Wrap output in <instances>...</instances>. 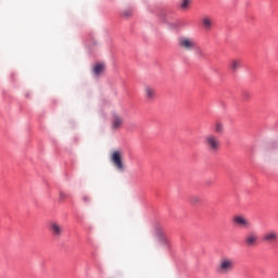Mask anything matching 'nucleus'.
Returning a JSON list of instances; mask_svg holds the SVG:
<instances>
[{
	"instance_id": "21",
	"label": "nucleus",
	"mask_w": 278,
	"mask_h": 278,
	"mask_svg": "<svg viewBox=\"0 0 278 278\" xmlns=\"http://www.w3.org/2000/svg\"><path fill=\"white\" fill-rule=\"evenodd\" d=\"M195 55H197V58H199V59H202V58L205 56L204 52H203L202 50H200V49L195 52Z\"/></svg>"
},
{
	"instance_id": "6",
	"label": "nucleus",
	"mask_w": 278,
	"mask_h": 278,
	"mask_svg": "<svg viewBox=\"0 0 278 278\" xmlns=\"http://www.w3.org/2000/svg\"><path fill=\"white\" fill-rule=\"evenodd\" d=\"M125 119L124 117L116 112L111 114V130L117 131L121 130L124 126Z\"/></svg>"
},
{
	"instance_id": "8",
	"label": "nucleus",
	"mask_w": 278,
	"mask_h": 278,
	"mask_svg": "<svg viewBox=\"0 0 278 278\" xmlns=\"http://www.w3.org/2000/svg\"><path fill=\"white\" fill-rule=\"evenodd\" d=\"M111 162L113 165L119 170L123 172L125 169L123 160H122V152L121 151H113L111 154Z\"/></svg>"
},
{
	"instance_id": "19",
	"label": "nucleus",
	"mask_w": 278,
	"mask_h": 278,
	"mask_svg": "<svg viewBox=\"0 0 278 278\" xmlns=\"http://www.w3.org/2000/svg\"><path fill=\"white\" fill-rule=\"evenodd\" d=\"M168 238L165 236L159 237V244H168Z\"/></svg>"
},
{
	"instance_id": "5",
	"label": "nucleus",
	"mask_w": 278,
	"mask_h": 278,
	"mask_svg": "<svg viewBox=\"0 0 278 278\" xmlns=\"http://www.w3.org/2000/svg\"><path fill=\"white\" fill-rule=\"evenodd\" d=\"M243 242L245 247H248L249 249L257 247L260 242V236L255 230H250L249 232L245 233Z\"/></svg>"
},
{
	"instance_id": "4",
	"label": "nucleus",
	"mask_w": 278,
	"mask_h": 278,
	"mask_svg": "<svg viewBox=\"0 0 278 278\" xmlns=\"http://www.w3.org/2000/svg\"><path fill=\"white\" fill-rule=\"evenodd\" d=\"M178 47L182 51H193L197 49V42L194 38H191L189 36H181L177 40Z\"/></svg>"
},
{
	"instance_id": "22",
	"label": "nucleus",
	"mask_w": 278,
	"mask_h": 278,
	"mask_svg": "<svg viewBox=\"0 0 278 278\" xmlns=\"http://www.w3.org/2000/svg\"><path fill=\"white\" fill-rule=\"evenodd\" d=\"M59 198L61 199V201L65 200L67 198V194L63 191L59 192Z\"/></svg>"
},
{
	"instance_id": "18",
	"label": "nucleus",
	"mask_w": 278,
	"mask_h": 278,
	"mask_svg": "<svg viewBox=\"0 0 278 278\" xmlns=\"http://www.w3.org/2000/svg\"><path fill=\"white\" fill-rule=\"evenodd\" d=\"M190 3H191V0H182V2H181V4H180V8H181L182 10H186V9H188V7L190 5Z\"/></svg>"
},
{
	"instance_id": "10",
	"label": "nucleus",
	"mask_w": 278,
	"mask_h": 278,
	"mask_svg": "<svg viewBox=\"0 0 278 278\" xmlns=\"http://www.w3.org/2000/svg\"><path fill=\"white\" fill-rule=\"evenodd\" d=\"M143 96L149 102H153L157 97L155 88L150 85L143 87Z\"/></svg>"
},
{
	"instance_id": "9",
	"label": "nucleus",
	"mask_w": 278,
	"mask_h": 278,
	"mask_svg": "<svg viewBox=\"0 0 278 278\" xmlns=\"http://www.w3.org/2000/svg\"><path fill=\"white\" fill-rule=\"evenodd\" d=\"M159 17L166 24H168L169 28L175 29L179 26V22H170L172 17L169 16V13L167 11H161L159 13Z\"/></svg>"
},
{
	"instance_id": "2",
	"label": "nucleus",
	"mask_w": 278,
	"mask_h": 278,
	"mask_svg": "<svg viewBox=\"0 0 278 278\" xmlns=\"http://www.w3.org/2000/svg\"><path fill=\"white\" fill-rule=\"evenodd\" d=\"M203 143L211 153H216L222 148L220 138L214 134H208L204 137Z\"/></svg>"
},
{
	"instance_id": "20",
	"label": "nucleus",
	"mask_w": 278,
	"mask_h": 278,
	"mask_svg": "<svg viewBox=\"0 0 278 278\" xmlns=\"http://www.w3.org/2000/svg\"><path fill=\"white\" fill-rule=\"evenodd\" d=\"M132 15V10L131 9H127L125 11H123V16L128 18Z\"/></svg>"
},
{
	"instance_id": "15",
	"label": "nucleus",
	"mask_w": 278,
	"mask_h": 278,
	"mask_svg": "<svg viewBox=\"0 0 278 278\" xmlns=\"http://www.w3.org/2000/svg\"><path fill=\"white\" fill-rule=\"evenodd\" d=\"M93 74L96 75V76H100L102 73H103V71H104V65L103 64H96L94 66H93Z\"/></svg>"
},
{
	"instance_id": "3",
	"label": "nucleus",
	"mask_w": 278,
	"mask_h": 278,
	"mask_svg": "<svg viewBox=\"0 0 278 278\" xmlns=\"http://www.w3.org/2000/svg\"><path fill=\"white\" fill-rule=\"evenodd\" d=\"M231 223L233 227H238L239 229H251L252 227L251 220L243 214L233 215Z\"/></svg>"
},
{
	"instance_id": "1",
	"label": "nucleus",
	"mask_w": 278,
	"mask_h": 278,
	"mask_svg": "<svg viewBox=\"0 0 278 278\" xmlns=\"http://www.w3.org/2000/svg\"><path fill=\"white\" fill-rule=\"evenodd\" d=\"M236 268V261L231 257L224 256L218 261L216 273L218 275H229Z\"/></svg>"
},
{
	"instance_id": "7",
	"label": "nucleus",
	"mask_w": 278,
	"mask_h": 278,
	"mask_svg": "<svg viewBox=\"0 0 278 278\" xmlns=\"http://www.w3.org/2000/svg\"><path fill=\"white\" fill-rule=\"evenodd\" d=\"M263 242L265 244H278V231L277 230H267L262 236Z\"/></svg>"
},
{
	"instance_id": "12",
	"label": "nucleus",
	"mask_w": 278,
	"mask_h": 278,
	"mask_svg": "<svg viewBox=\"0 0 278 278\" xmlns=\"http://www.w3.org/2000/svg\"><path fill=\"white\" fill-rule=\"evenodd\" d=\"M201 27L205 31H210L214 27V18L210 15H204L201 17Z\"/></svg>"
},
{
	"instance_id": "11",
	"label": "nucleus",
	"mask_w": 278,
	"mask_h": 278,
	"mask_svg": "<svg viewBox=\"0 0 278 278\" xmlns=\"http://www.w3.org/2000/svg\"><path fill=\"white\" fill-rule=\"evenodd\" d=\"M50 233L54 236V238H61L64 233V227L58 222L50 223Z\"/></svg>"
},
{
	"instance_id": "13",
	"label": "nucleus",
	"mask_w": 278,
	"mask_h": 278,
	"mask_svg": "<svg viewBox=\"0 0 278 278\" xmlns=\"http://www.w3.org/2000/svg\"><path fill=\"white\" fill-rule=\"evenodd\" d=\"M241 67H242V60H240V59H232V60H230L228 68L232 73H237Z\"/></svg>"
},
{
	"instance_id": "14",
	"label": "nucleus",
	"mask_w": 278,
	"mask_h": 278,
	"mask_svg": "<svg viewBox=\"0 0 278 278\" xmlns=\"http://www.w3.org/2000/svg\"><path fill=\"white\" fill-rule=\"evenodd\" d=\"M213 130L217 135H223L224 134V125L219 122L214 124Z\"/></svg>"
},
{
	"instance_id": "16",
	"label": "nucleus",
	"mask_w": 278,
	"mask_h": 278,
	"mask_svg": "<svg viewBox=\"0 0 278 278\" xmlns=\"http://www.w3.org/2000/svg\"><path fill=\"white\" fill-rule=\"evenodd\" d=\"M277 152V150L275 149V148H268V149H266V151H265V156L266 157H269L271 154H274V153H276Z\"/></svg>"
},
{
	"instance_id": "23",
	"label": "nucleus",
	"mask_w": 278,
	"mask_h": 278,
	"mask_svg": "<svg viewBox=\"0 0 278 278\" xmlns=\"http://www.w3.org/2000/svg\"><path fill=\"white\" fill-rule=\"evenodd\" d=\"M83 200H84L85 202H88V201H90V198H89L88 195H84V197H83Z\"/></svg>"
},
{
	"instance_id": "17",
	"label": "nucleus",
	"mask_w": 278,
	"mask_h": 278,
	"mask_svg": "<svg viewBox=\"0 0 278 278\" xmlns=\"http://www.w3.org/2000/svg\"><path fill=\"white\" fill-rule=\"evenodd\" d=\"M200 202H201V198L200 197H198V195L190 197V203L197 204V203H200Z\"/></svg>"
}]
</instances>
